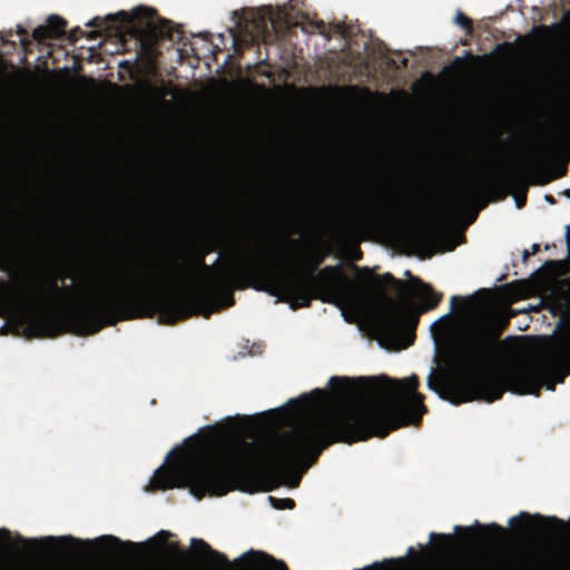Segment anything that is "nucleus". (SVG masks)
Wrapping results in <instances>:
<instances>
[{
    "instance_id": "nucleus-5",
    "label": "nucleus",
    "mask_w": 570,
    "mask_h": 570,
    "mask_svg": "<svg viewBox=\"0 0 570 570\" xmlns=\"http://www.w3.org/2000/svg\"><path fill=\"white\" fill-rule=\"evenodd\" d=\"M382 281L399 296L397 302L385 296L389 307L381 316L382 331L389 337H397L406 333L407 341L404 347H407L414 342V331L419 324V314L411 304V288L405 282L395 278L390 273L383 274Z\"/></svg>"
},
{
    "instance_id": "nucleus-17",
    "label": "nucleus",
    "mask_w": 570,
    "mask_h": 570,
    "mask_svg": "<svg viewBox=\"0 0 570 570\" xmlns=\"http://www.w3.org/2000/svg\"><path fill=\"white\" fill-rule=\"evenodd\" d=\"M94 543L99 546L102 549H107L109 546L120 547V546H124V544L128 546L131 549H136L137 548L136 543L130 542V541L122 542L119 538H117L115 535H102V537H99L98 539H96L94 541Z\"/></svg>"
},
{
    "instance_id": "nucleus-39",
    "label": "nucleus",
    "mask_w": 570,
    "mask_h": 570,
    "mask_svg": "<svg viewBox=\"0 0 570 570\" xmlns=\"http://www.w3.org/2000/svg\"><path fill=\"white\" fill-rule=\"evenodd\" d=\"M397 561L402 564L406 562L405 558H400Z\"/></svg>"
},
{
    "instance_id": "nucleus-9",
    "label": "nucleus",
    "mask_w": 570,
    "mask_h": 570,
    "mask_svg": "<svg viewBox=\"0 0 570 570\" xmlns=\"http://www.w3.org/2000/svg\"><path fill=\"white\" fill-rule=\"evenodd\" d=\"M570 163V140L563 141L558 145L547 146L541 153L531 161V167L534 170H544L556 168L557 175L554 178L566 176L568 171V164Z\"/></svg>"
},
{
    "instance_id": "nucleus-8",
    "label": "nucleus",
    "mask_w": 570,
    "mask_h": 570,
    "mask_svg": "<svg viewBox=\"0 0 570 570\" xmlns=\"http://www.w3.org/2000/svg\"><path fill=\"white\" fill-rule=\"evenodd\" d=\"M237 28L247 38L245 41L249 43L271 41L275 30L272 9L263 7L244 11L237 22Z\"/></svg>"
},
{
    "instance_id": "nucleus-16",
    "label": "nucleus",
    "mask_w": 570,
    "mask_h": 570,
    "mask_svg": "<svg viewBox=\"0 0 570 570\" xmlns=\"http://www.w3.org/2000/svg\"><path fill=\"white\" fill-rule=\"evenodd\" d=\"M265 559L268 563L274 564V570H288L286 563L282 560H276L265 552L248 551L239 559L235 560L236 563L244 562L246 566L252 567L257 562V559Z\"/></svg>"
},
{
    "instance_id": "nucleus-20",
    "label": "nucleus",
    "mask_w": 570,
    "mask_h": 570,
    "mask_svg": "<svg viewBox=\"0 0 570 570\" xmlns=\"http://www.w3.org/2000/svg\"><path fill=\"white\" fill-rule=\"evenodd\" d=\"M268 500L272 503L273 508H275L277 510H285V509L292 510L295 508V501L291 498L278 499V498L269 497Z\"/></svg>"
},
{
    "instance_id": "nucleus-12",
    "label": "nucleus",
    "mask_w": 570,
    "mask_h": 570,
    "mask_svg": "<svg viewBox=\"0 0 570 570\" xmlns=\"http://www.w3.org/2000/svg\"><path fill=\"white\" fill-rule=\"evenodd\" d=\"M404 275L412 278V283L419 288L415 292L417 299L422 303L421 312L435 308L442 301V293H438L430 284L423 283L420 278L412 277L410 271H405Z\"/></svg>"
},
{
    "instance_id": "nucleus-26",
    "label": "nucleus",
    "mask_w": 570,
    "mask_h": 570,
    "mask_svg": "<svg viewBox=\"0 0 570 570\" xmlns=\"http://www.w3.org/2000/svg\"><path fill=\"white\" fill-rule=\"evenodd\" d=\"M137 61H138V58H136L134 61H131V60H124V61H121L119 63V67L131 71V69L137 63Z\"/></svg>"
},
{
    "instance_id": "nucleus-36",
    "label": "nucleus",
    "mask_w": 570,
    "mask_h": 570,
    "mask_svg": "<svg viewBox=\"0 0 570 570\" xmlns=\"http://www.w3.org/2000/svg\"><path fill=\"white\" fill-rule=\"evenodd\" d=\"M171 548L176 551H178L180 554H185V552L179 551L178 543L171 544Z\"/></svg>"
},
{
    "instance_id": "nucleus-22",
    "label": "nucleus",
    "mask_w": 570,
    "mask_h": 570,
    "mask_svg": "<svg viewBox=\"0 0 570 570\" xmlns=\"http://www.w3.org/2000/svg\"><path fill=\"white\" fill-rule=\"evenodd\" d=\"M17 28H18V29H17V33L21 37V46H22L23 48H27L28 46H30V45H31V40L28 38L29 33H28V31H27L23 27H21V26H18Z\"/></svg>"
},
{
    "instance_id": "nucleus-29",
    "label": "nucleus",
    "mask_w": 570,
    "mask_h": 570,
    "mask_svg": "<svg viewBox=\"0 0 570 570\" xmlns=\"http://www.w3.org/2000/svg\"><path fill=\"white\" fill-rule=\"evenodd\" d=\"M474 191L475 190L472 187L466 188L461 195L462 200H468L474 194Z\"/></svg>"
},
{
    "instance_id": "nucleus-41",
    "label": "nucleus",
    "mask_w": 570,
    "mask_h": 570,
    "mask_svg": "<svg viewBox=\"0 0 570 570\" xmlns=\"http://www.w3.org/2000/svg\"><path fill=\"white\" fill-rule=\"evenodd\" d=\"M176 450H171L169 453H168V456H171L174 453H175Z\"/></svg>"
},
{
    "instance_id": "nucleus-10",
    "label": "nucleus",
    "mask_w": 570,
    "mask_h": 570,
    "mask_svg": "<svg viewBox=\"0 0 570 570\" xmlns=\"http://www.w3.org/2000/svg\"><path fill=\"white\" fill-rule=\"evenodd\" d=\"M191 548L194 551H191V554H198L199 557H204L205 561L207 562L206 570H229L230 569V562L226 554L213 549L206 541L203 539L194 538L190 541Z\"/></svg>"
},
{
    "instance_id": "nucleus-21",
    "label": "nucleus",
    "mask_w": 570,
    "mask_h": 570,
    "mask_svg": "<svg viewBox=\"0 0 570 570\" xmlns=\"http://www.w3.org/2000/svg\"><path fill=\"white\" fill-rule=\"evenodd\" d=\"M476 527L479 529L487 530V531L491 532V534L499 537V538L503 537L505 533V529L497 523H491L484 528L481 527L479 523H476Z\"/></svg>"
},
{
    "instance_id": "nucleus-46",
    "label": "nucleus",
    "mask_w": 570,
    "mask_h": 570,
    "mask_svg": "<svg viewBox=\"0 0 570 570\" xmlns=\"http://www.w3.org/2000/svg\"><path fill=\"white\" fill-rule=\"evenodd\" d=\"M502 46H510L509 43H504V45H499L498 48H502Z\"/></svg>"
},
{
    "instance_id": "nucleus-28",
    "label": "nucleus",
    "mask_w": 570,
    "mask_h": 570,
    "mask_svg": "<svg viewBox=\"0 0 570 570\" xmlns=\"http://www.w3.org/2000/svg\"><path fill=\"white\" fill-rule=\"evenodd\" d=\"M454 531L455 533H461V532H465L468 534L472 533L474 530L472 527H461V525H455L454 527Z\"/></svg>"
},
{
    "instance_id": "nucleus-1",
    "label": "nucleus",
    "mask_w": 570,
    "mask_h": 570,
    "mask_svg": "<svg viewBox=\"0 0 570 570\" xmlns=\"http://www.w3.org/2000/svg\"><path fill=\"white\" fill-rule=\"evenodd\" d=\"M419 385L414 374L402 380L332 376L328 386L336 399L364 393L372 400L315 415L269 441H237L223 462L197 454L163 465L151 485L157 490L188 489L197 499L223 497L233 490L253 493L268 479L296 488L330 445L383 439L400 428L420 424L428 409Z\"/></svg>"
},
{
    "instance_id": "nucleus-18",
    "label": "nucleus",
    "mask_w": 570,
    "mask_h": 570,
    "mask_svg": "<svg viewBox=\"0 0 570 570\" xmlns=\"http://www.w3.org/2000/svg\"><path fill=\"white\" fill-rule=\"evenodd\" d=\"M430 539H431V541L439 540L440 542L435 544L436 549L440 552H446L450 550V548L454 541V535L432 532L430 534Z\"/></svg>"
},
{
    "instance_id": "nucleus-14",
    "label": "nucleus",
    "mask_w": 570,
    "mask_h": 570,
    "mask_svg": "<svg viewBox=\"0 0 570 570\" xmlns=\"http://www.w3.org/2000/svg\"><path fill=\"white\" fill-rule=\"evenodd\" d=\"M19 540L21 542H23L24 544L30 546V547L46 546L48 548H58L62 543H70L72 546H77V547L83 544V542L81 540L76 539V538H73L71 535H66V537H46V538H43L41 540L19 538Z\"/></svg>"
},
{
    "instance_id": "nucleus-7",
    "label": "nucleus",
    "mask_w": 570,
    "mask_h": 570,
    "mask_svg": "<svg viewBox=\"0 0 570 570\" xmlns=\"http://www.w3.org/2000/svg\"><path fill=\"white\" fill-rule=\"evenodd\" d=\"M406 200L400 193H377L375 199L362 210L353 225L358 228L379 226L404 212Z\"/></svg>"
},
{
    "instance_id": "nucleus-32",
    "label": "nucleus",
    "mask_w": 570,
    "mask_h": 570,
    "mask_svg": "<svg viewBox=\"0 0 570 570\" xmlns=\"http://www.w3.org/2000/svg\"><path fill=\"white\" fill-rule=\"evenodd\" d=\"M336 29L338 33H341L343 37H346V28L344 24H337Z\"/></svg>"
},
{
    "instance_id": "nucleus-31",
    "label": "nucleus",
    "mask_w": 570,
    "mask_h": 570,
    "mask_svg": "<svg viewBox=\"0 0 570 570\" xmlns=\"http://www.w3.org/2000/svg\"><path fill=\"white\" fill-rule=\"evenodd\" d=\"M0 535H1L3 539H6V540H10V538H11V533H10V531H9V530H7V529H1V530H0Z\"/></svg>"
},
{
    "instance_id": "nucleus-38",
    "label": "nucleus",
    "mask_w": 570,
    "mask_h": 570,
    "mask_svg": "<svg viewBox=\"0 0 570 570\" xmlns=\"http://www.w3.org/2000/svg\"><path fill=\"white\" fill-rule=\"evenodd\" d=\"M0 41L2 42V45L9 43V41L4 40L1 35H0Z\"/></svg>"
},
{
    "instance_id": "nucleus-34",
    "label": "nucleus",
    "mask_w": 570,
    "mask_h": 570,
    "mask_svg": "<svg viewBox=\"0 0 570 570\" xmlns=\"http://www.w3.org/2000/svg\"><path fill=\"white\" fill-rule=\"evenodd\" d=\"M531 248H532V254H535L537 252H539L540 246H539V244H533Z\"/></svg>"
},
{
    "instance_id": "nucleus-47",
    "label": "nucleus",
    "mask_w": 570,
    "mask_h": 570,
    "mask_svg": "<svg viewBox=\"0 0 570 570\" xmlns=\"http://www.w3.org/2000/svg\"><path fill=\"white\" fill-rule=\"evenodd\" d=\"M566 194H567V196H569V197H570V189H568V190L566 191Z\"/></svg>"
},
{
    "instance_id": "nucleus-6",
    "label": "nucleus",
    "mask_w": 570,
    "mask_h": 570,
    "mask_svg": "<svg viewBox=\"0 0 570 570\" xmlns=\"http://www.w3.org/2000/svg\"><path fill=\"white\" fill-rule=\"evenodd\" d=\"M157 12L147 7H137L131 14L120 11L117 14H110L108 20L119 21L124 27L128 28L139 43V59L142 55L151 58L155 48L160 39L173 40L171 21L159 19L156 21Z\"/></svg>"
},
{
    "instance_id": "nucleus-3",
    "label": "nucleus",
    "mask_w": 570,
    "mask_h": 570,
    "mask_svg": "<svg viewBox=\"0 0 570 570\" xmlns=\"http://www.w3.org/2000/svg\"><path fill=\"white\" fill-rule=\"evenodd\" d=\"M500 333H480L469 337L460 347L456 363L462 373L460 380H448L433 372L428 379L429 387L440 397L454 405L474 400L494 402L509 391L519 395L539 396L542 387L553 391L570 375V324L559 337L554 353L562 374L554 379L550 364L544 360L521 361L501 371L498 363L502 343Z\"/></svg>"
},
{
    "instance_id": "nucleus-27",
    "label": "nucleus",
    "mask_w": 570,
    "mask_h": 570,
    "mask_svg": "<svg viewBox=\"0 0 570 570\" xmlns=\"http://www.w3.org/2000/svg\"><path fill=\"white\" fill-rule=\"evenodd\" d=\"M525 203H527V195L525 194H522V195H517L515 196V205L519 209L523 208L525 206Z\"/></svg>"
},
{
    "instance_id": "nucleus-40",
    "label": "nucleus",
    "mask_w": 570,
    "mask_h": 570,
    "mask_svg": "<svg viewBox=\"0 0 570 570\" xmlns=\"http://www.w3.org/2000/svg\"><path fill=\"white\" fill-rule=\"evenodd\" d=\"M529 256V253L528 252H524V255H523V258L527 259Z\"/></svg>"
},
{
    "instance_id": "nucleus-30",
    "label": "nucleus",
    "mask_w": 570,
    "mask_h": 570,
    "mask_svg": "<svg viewBox=\"0 0 570 570\" xmlns=\"http://www.w3.org/2000/svg\"><path fill=\"white\" fill-rule=\"evenodd\" d=\"M158 535H159V537H163V540H161V541H157V544H158L160 548H163V547L165 546V539H166V538H168V537L170 535V533H169V532H167V531H160V532L158 533Z\"/></svg>"
},
{
    "instance_id": "nucleus-4",
    "label": "nucleus",
    "mask_w": 570,
    "mask_h": 570,
    "mask_svg": "<svg viewBox=\"0 0 570 570\" xmlns=\"http://www.w3.org/2000/svg\"><path fill=\"white\" fill-rule=\"evenodd\" d=\"M66 292L57 279L32 277L14 286L0 279V315L14 317L27 336L52 337L59 332L53 309Z\"/></svg>"
},
{
    "instance_id": "nucleus-11",
    "label": "nucleus",
    "mask_w": 570,
    "mask_h": 570,
    "mask_svg": "<svg viewBox=\"0 0 570 570\" xmlns=\"http://www.w3.org/2000/svg\"><path fill=\"white\" fill-rule=\"evenodd\" d=\"M67 21L60 16L52 14L47 19V23L37 27L32 31L33 40L43 42L49 39H61L66 36Z\"/></svg>"
},
{
    "instance_id": "nucleus-23",
    "label": "nucleus",
    "mask_w": 570,
    "mask_h": 570,
    "mask_svg": "<svg viewBox=\"0 0 570 570\" xmlns=\"http://www.w3.org/2000/svg\"><path fill=\"white\" fill-rule=\"evenodd\" d=\"M83 35V31L77 27L75 29H72L69 35H68V40L71 42V43H75L79 38H81Z\"/></svg>"
},
{
    "instance_id": "nucleus-15",
    "label": "nucleus",
    "mask_w": 570,
    "mask_h": 570,
    "mask_svg": "<svg viewBox=\"0 0 570 570\" xmlns=\"http://www.w3.org/2000/svg\"><path fill=\"white\" fill-rule=\"evenodd\" d=\"M532 519L535 520L541 527L550 524L558 527L559 529L566 528L564 521L557 517H543L541 514L531 515L528 512H521L518 517L511 518L509 524L514 527L519 521H525L529 523Z\"/></svg>"
},
{
    "instance_id": "nucleus-24",
    "label": "nucleus",
    "mask_w": 570,
    "mask_h": 570,
    "mask_svg": "<svg viewBox=\"0 0 570 570\" xmlns=\"http://www.w3.org/2000/svg\"><path fill=\"white\" fill-rule=\"evenodd\" d=\"M465 305L464 298L460 296H452L451 298V309L455 312L459 307H463Z\"/></svg>"
},
{
    "instance_id": "nucleus-43",
    "label": "nucleus",
    "mask_w": 570,
    "mask_h": 570,
    "mask_svg": "<svg viewBox=\"0 0 570 570\" xmlns=\"http://www.w3.org/2000/svg\"><path fill=\"white\" fill-rule=\"evenodd\" d=\"M176 450H171L169 453H168V456H171L174 453H175Z\"/></svg>"
},
{
    "instance_id": "nucleus-44",
    "label": "nucleus",
    "mask_w": 570,
    "mask_h": 570,
    "mask_svg": "<svg viewBox=\"0 0 570 570\" xmlns=\"http://www.w3.org/2000/svg\"><path fill=\"white\" fill-rule=\"evenodd\" d=\"M176 450H171L169 453H168V456H171L174 453H175Z\"/></svg>"
},
{
    "instance_id": "nucleus-37",
    "label": "nucleus",
    "mask_w": 570,
    "mask_h": 570,
    "mask_svg": "<svg viewBox=\"0 0 570 570\" xmlns=\"http://www.w3.org/2000/svg\"><path fill=\"white\" fill-rule=\"evenodd\" d=\"M409 556H413L415 553L414 548L410 547L407 550Z\"/></svg>"
},
{
    "instance_id": "nucleus-19",
    "label": "nucleus",
    "mask_w": 570,
    "mask_h": 570,
    "mask_svg": "<svg viewBox=\"0 0 570 570\" xmlns=\"http://www.w3.org/2000/svg\"><path fill=\"white\" fill-rule=\"evenodd\" d=\"M454 22L465 30L468 36H472L473 33V22L466 17L463 12L458 11L454 18Z\"/></svg>"
},
{
    "instance_id": "nucleus-2",
    "label": "nucleus",
    "mask_w": 570,
    "mask_h": 570,
    "mask_svg": "<svg viewBox=\"0 0 570 570\" xmlns=\"http://www.w3.org/2000/svg\"><path fill=\"white\" fill-rule=\"evenodd\" d=\"M206 252L196 265L206 275L202 288L194 292L168 289L180 285L189 275L186 264L146 265L142 273H129L117 286L104 287L94 295V334L104 327L158 315L159 322L175 325L193 315L209 318L223 307L235 304L234 291L254 288L288 303L292 309L309 307L313 298L336 288L344 278L341 266L316 271L325 255L257 256L246 252L236 265L208 266Z\"/></svg>"
},
{
    "instance_id": "nucleus-13",
    "label": "nucleus",
    "mask_w": 570,
    "mask_h": 570,
    "mask_svg": "<svg viewBox=\"0 0 570 570\" xmlns=\"http://www.w3.org/2000/svg\"><path fill=\"white\" fill-rule=\"evenodd\" d=\"M327 400V392L321 389H315L308 394H304L298 399L289 400L287 405L297 414L314 407L322 406Z\"/></svg>"
},
{
    "instance_id": "nucleus-45",
    "label": "nucleus",
    "mask_w": 570,
    "mask_h": 570,
    "mask_svg": "<svg viewBox=\"0 0 570 570\" xmlns=\"http://www.w3.org/2000/svg\"><path fill=\"white\" fill-rule=\"evenodd\" d=\"M402 63H403V66L405 67V66H406V63H407V60H406V59H404V60L402 61Z\"/></svg>"
},
{
    "instance_id": "nucleus-33",
    "label": "nucleus",
    "mask_w": 570,
    "mask_h": 570,
    "mask_svg": "<svg viewBox=\"0 0 570 570\" xmlns=\"http://www.w3.org/2000/svg\"><path fill=\"white\" fill-rule=\"evenodd\" d=\"M9 267H10V265H9V263H8V262H4V261H3V262L0 264V269H1V271L8 272V271H9Z\"/></svg>"
},
{
    "instance_id": "nucleus-42",
    "label": "nucleus",
    "mask_w": 570,
    "mask_h": 570,
    "mask_svg": "<svg viewBox=\"0 0 570 570\" xmlns=\"http://www.w3.org/2000/svg\"><path fill=\"white\" fill-rule=\"evenodd\" d=\"M176 450H171L169 453H168V456H171L174 453H175Z\"/></svg>"
},
{
    "instance_id": "nucleus-35",
    "label": "nucleus",
    "mask_w": 570,
    "mask_h": 570,
    "mask_svg": "<svg viewBox=\"0 0 570 570\" xmlns=\"http://www.w3.org/2000/svg\"><path fill=\"white\" fill-rule=\"evenodd\" d=\"M546 199H547L550 204H554V203H556V200H554L553 196H551V195H547V196H546Z\"/></svg>"
},
{
    "instance_id": "nucleus-25",
    "label": "nucleus",
    "mask_w": 570,
    "mask_h": 570,
    "mask_svg": "<svg viewBox=\"0 0 570 570\" xmlns=\"http://www.w3.org/2000/svg\"><path fill=\"white\" fill-rule=\"evenodd\" d=\"M88 26L97 27V28H100V29H107V28H108L106 20H105V19H101L100 17H96V18H94V19L88 23Z\"/></svg>"
}]
</instances>
